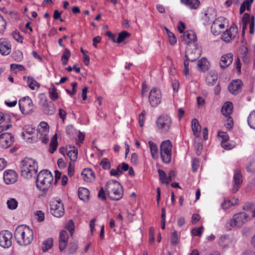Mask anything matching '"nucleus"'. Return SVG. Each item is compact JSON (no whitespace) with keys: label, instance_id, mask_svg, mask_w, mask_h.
Listing matches in <instances>:
<instances>
[{"label":"nucleus","instance_id":"f257e3e1","mask_svg":"<svg viewBox=\"0 0 255 255\" xmlns=\"http://www.w3.org/2000/svg\"><path fill=\"white\" fill-rule=\"evenodd\" d=\"M14 238L19 245L26 246L30 244L33 241V233L26 226H19L15 229Z\"/></svg>","mask_w":255,"mask_h":255},{"label":"nucleus","instance_id":"f03ea898","mask_svg":"<svg viewBox=\"0 0 255 255\" xmlns=\"http://www.w3.org/2000/svg\"><path fill=\"white\" fill-rule=\"evenodd\" d=\"M201 54V49L196 43H189L187 46L185 57L186 60L184 61V74L187 75L189 74V61L194 62L198 59Z\"/></svg>","mask_w":255,"mask_h":255},{"label":"nucleus","instance_id":"7ed1b4c3","mask_svg":"<svg viewBox=\"0 0 255 255\" xmlns=\"http://www.w3.org/2000/svg\"><path fill=\"white\" fill-rule=\"evenodd\" d=\"M21 175L25 179L35 177L38 170V164L36 161L31 158L26 157L20 163Z\"/></svg>","mask_w":255,"mask_h":255},{"label":"nucleus","instance_id":"20e7f679","mask_svg":"<svg viewBox=\"0 0 255 255\" xmlns=\"http://www.w3.org/2000/svg\"><path fill=\"white\" fill-rule=\"evenodd\" d=\"M105 192L110 199L116 201L120 200L124 194L121 184L115 180L107 182L105 186Z\"/></svg>","mask_w":255,"mask_h":255},{"label":"nucleus","instance_id":"39448f33","mask_svg":"<svg viewBox=\"0 0 255 255\" xmlns=\"http://www.w3.org/2000/svg\"><path fill=\"white\" fill-rule=\"evenodd\" d=\"M53 180L50 171L47 169L41 170L37 176L36 187L40 191L45 193L50 187Z\"/></svg>","mask_w":255,"mask_h":255},{"label":"nucleus","instance_id":"423d86ee","mask_svg":"<svg viewBox=\"0 0 255 255\" xmlns=\"http://www.w3.org/2000/svg\"><path fill=\"white\" fill-rule=\"evenodd\" d=\"M249 216L244 212L238 213L233 215L232 219L225 224L227 230L230 231L233 228H241L248 221Z\"/></svg>","mask_w":255,"mask_h":255},{"label":"nucleus","instance_id":"0eeeda50","mask_svg":"<svg viewBox=\"0 0 255 255\" xmlns=\"http://www.w3.org/2000/svg\"><path fill=\"white\" fill-rule=\"evenodd\" d=\"M172 144L169 140L161 142L160 145V155L162 161L168 163L171 159Z\"/></svg>","mask_w":255,"mask_h":255},{"label":"nucleus","instance_id":"6e6552de","mask_svg":"<svg viewBox=\"0 0 255 255\" xmlns=\"http://www.w3.org/2000/svg\"><path fill=\"white\" fill-rule=\"evenodd\" d=\"M171 120L167 115L161 116L156 120L158 128L163 133L167 132L171 126Z\"/></svg>","mask_w":255,"mask_h":255},{"label":"nucleus","instance_id":"1a4fd4ad","mask_svg":"<svg viewBox=\"0 0 255 255\" xmlns=\"http://www.w3.org/2000/svg\"><path fill=\"white\" fill-rule=\"evenodd\" d=\"M39 104L42 107L44 113L48 115H52L55 112V107L52 102H48L47 99L42 95L39 97Z\"/></svg>","mask_w":255,"mask_h":255},{"label":"nucleus","instance_id":"9d476101","mask_svg":"<svg viewBox=\"0 0 255 255\" xmlns=\"http://www.w3.org/2000/svg\"><path fill=\"white\" fill-rule=\"evenodd\" d=\"M242 22L243 24L242 28V35L243 36L245 34V30L247 29V25H250V33L252 34L254 33L255 30V17L252 16L251 17L250 15L248 13H245L243 16L242 19Z\"/></svg>","mask_w":255,"mask_h":255},{"label":"nucleus","instance_id":"9b49d317","mask_svg":"<svg viewBox=\"0 0 255 255\" xmlns=\"http://www.w3.org/2000/svg\"><path fill=\"white\" fill-rule=\"evenodd\" d=\"M19 106L21 112L23 114H29L33 111V104L29 98H23L19 101Z\"/></svg>","mask_w":255,"mask_h":255},{"label":"nucleus","instance_id":"f8f14e48","mask_svg":"<svg viewBox=\"0 0 255 255\" xmlns=\"http://www.w3.org/2000/svg\"><path fill=\"white\" fill-rule=\"evenodd\" d=\"M161 93L160 90L156 88H153L149 93V101L150 105L153 107H156L161 102Z\"/></svg>","mask_w":255,"mask_h":255},{"label":"nucleus","instance_id":"ddd939ff","mask_svg":"<svg viewBox=\"0 0 255 255\" xmlns=\"http://www.w3.org/2000/svg\"><path fill=\"white\" fill-rule=\"evenodd\" d=\"M14 142V137L9 132H4L0 135V146L2 148H7Z\"/></svg>","mask_w":255,"mask_h":255},{"label":"nucleus","instance_id":"4468645a","mask_svg":"<svg viewBox=\"0 0 255 255\" xmlns=\"http://www.w3.org/2000/svg\"><path fill=\"white\" fill-rule=\"evenodd\" d=\"M238 32V27L235 24H233L231 27L226 30L221 36V38L226 42H230L236 36Z\"/></svg>","mask_w":255,"mask_h":255},{"label":"nucleus","instance_id":"2eb2a0df","mask_svg":"<svg viewBox=\"0 0 255 255\" xmlns=\"http://www.w3.org/2000/svg\"><path fill=\"white\" fill-rule=\"evenodd\" d=\"M12 234L8 231L0 232V246L4 248H8L11 245Z\"/></svg>","mask_w":255,"mask_h":255},{"label":"nucleus","instance_id":"dca6fc26","mask_svg":"<svg viewBox=\"0 0 255 255\" xmlns=\"http://www.w3.org/2000/svg\"><path fill=\"white\" fill-rule=\"evenodd\" d=\"M50 211L56 217H62L64 213V206L60 201H56L51 205Z\"/></svg>","mask_w":255,"mask_h":255},{"label":"nucleus","instance_id":"f3484780","mask_svg":"<svg viewBox=\"0 0 255 255\" xmlns=\"http://www.w3.org/2000/svg\"><path fill=\"white\" fill-rule=\"evenodd\" d=\"M234 185L232 188V192L234 193H236L240 188L241 185L243 182V176L241 171L237 169L234 171Z\"/></svg>","mask_w":255,"mask_h":255},{"label":"nucleus","instance_id":"a211bd4d","mask_svg":"<svg viewBox=\"0 0 255 255\" xmlns=\"http://www.w3.org/2000/svg\"><path fill=\"white\" fill-rule=\"evenodd\" d=\"M17 180V174L11 169L5 170L3 173V180L7 184L14 183Z\"/></svg>","mask_w":255,"mask_h":255},{"label":"nucleus","instance_id":"6ab92c4d","mask_svg":"<svg viewBox=\"0 0 255 255\" xmlns=\"http://www.w3.org/2000/svg\"><path fill=\"white\" fill-rule=\"evenodd\" d=\"M182 40L188 46L189 43H194L197 40L196 34L193 31H186L181 36Z\"/></svg>","mask_w":255,"mask_h":255},{"label":"nucleus","instance_id":"aec40b11","mask_svg":"<svg viewBox=\"0 0 255 255\" xmlns=\"http://www.w3.org/2000/svg\"><path fill=\"white\" fill-rule=\"evenodd\" d=\"M242 81L240 80L233 81L228 86L229 91L233 95H236L241 92Z\"/></svg>","mask_w":255,"mask_h":255},{"label":"nucleus","instance_id":"412c9836","mask_svg":"<svg viewBox=\"0 0 255 255\" xmlns=\"http://www.w3.org/2000/svg\"><path fill=\"white\" fill-rule=\"evenodd\" d=\"M68 234L65 230H62L60 233L59 240V248L60 251H62L67 246Z\"/></svg>","mask_w":255,"mask_h":255},{"label":"nucleus","instance_id":"4be33fe9","mask_svg":"<svg viewBox=\"0 0 255 255\" xmlns=\"http://www.w3.org/2000/svg\"><path fill=\"white\" fill-rule=\"evenodd\" d=\"M11 51V45L4 39H0V53L3 55H8Z\"/></svg>","mask_w":255,"mask_h":255},{"label":"nucleus","instance_id":"5701e85b","mask_svg":"<svg viewBox=\"0 0 255 255\" xmlns=\"http://www.w3.org/2000/svg\"><path fill=\"white\" fill-rule=\"evenodd\" d=\"M233 55L232 53H228L224 55L221 58L220 63V67L222 68H225L228 67L233 62Z\"/></svg>","mask_w":255,"mask_h":255},{"label":"nucleus","instance_id":"b1692460","mask_svg":"<svg viewBox=\"0 0 255 255\" xmlns=\"http://www.w3.org/2000/svg\"><path fill=\"white\" fill-rule=\"evenodd\" d=\"M83 179L86 182H91L95 178L94 172L90 168H85L82 172Z\"/></svg>","mask_w":255,"mask_h":255},{"label":"nucleus","instance_id":"393cba45","mask_svg":"<svg viewBox=\"0 0 255 255\" xmlns=\"http://www.w3.org/2000/svg\"><path fill=\"white\" fill-rule=\"evenodd\" d=\"M233 106L231 102H226L223 106L221 110L222 113L226 117H229L233 112Z\"/></svg>","mask_w":255,"mask_h":255},{"label":"nucleus","instance_id":"a878e982","mask_svg":"<svg viewBox=\"0 0 255 255\" xmlns=\"http://www.w3.org/2000/svg\"><path fill=\"white\" fill-rule=\"evenodd\" d=\"M192 128L194 135L196 137L200 136L201 127L196 119H193L191 122Z\"/></svg>","mask_w":255,"mask_h":255},{"label":"nucleus","instance_id":"bb28decb","mask_svg":"<svg viewBox=\"0 0 255 255\" xmlns=\"http://www.w3.org/2000/svg\"><path fill=\"white\" fill-rule=\"evenodd\" d=\"M78 196L80 200L88 201L90 196V191L86 188L80 187L78 190Z\"/></svg>","mask_w":255,"mask_h":255},{"label":"nucleus","instance_id":"cd10ccee","mask_svg":"<svg viewBox=\"0 0 255 255\" xmlns=\"http://www.w3.org/2000/svg\"><path fill=\"white\" fill-rule=\"evenodd\" d=\"M180 1L191 9H196L200 4L199 0H180Z\"/></svg>","mask_w":255,"mask_h":255},{"label":"nucleus","instance_id":"c85d7f7f","mask_svg":"<svg viewBox=\"0 0 255 255\" xmlns=\"http://www.w3.org/2000/svg\"><path fill=\"white\" fill-rule=\"evenodd\" d=\"M148 144L150 147V152L151 155L154 159H156L158 158V147L156 144H155L152 141L148 142Z\"/></svg>","mask_w":255,"mask_h":255},{"label":"nucleus","instance_id":"c756f323","mask_svg":"<svg viewBox=\"0 0 255 255\" xmlns=\"http://www.w3.org/2000/svg\"><path fill=\"white\" fill-rule=\"evenodd\" d=\"M198 69L202 72L205 71L208 69V63L206 58H203L198 61Z\"/></svg>","mask_w":255,"mask_h":255},{"label":"nucleus","instance_id":"7c9ffc66","mask_svg":"<svg viewBox=\"0 0 255 255\" xmlns=\"http://www.w3.org/2000/svg\"><path fill=\"white\" fill-rule=\"evenodd\" d=\"M215 15L214 11L212 8H209L205 12L203 19H204L207 22L212 21L214 19Z\"/></svg>","mask_w":255,"mask_h":255},{"label":"nucleus","instance_id":"2f4dec72","mask_svg":"<svg viewBox=\"0 0 255 255\" xmlns=\"http://www.w3.org/2000/svg\"><path fill=\"white\" fill-rule=\"evenodd\" d=\"M158 172L159 176V180L163 184H168L170 182V180H168L166 173L162 169H158Z\"/></svg>","mask_w":255,"mask_h":255},{"label":"nucleus","instance_id":"473e14b6","mask_svg":"<svg viewBox=\"0 0 255 255\" xmlns=\"http://www.w3.org/2000/svg\"><path fill=\"white\" fill-rule=\"evenodd\" d=\"M27 82L28 87L31 90H35V87H36L38 89L40 87V84L32 77H28L27 78Z\"/></svg>","mask_w":255,"mask_h":255},{"label":"nucleus","instance_id":"72a5a7b5","mask_svg":"<svg viewBox=\"0 0 255 255\" xmlns=\"http://www.w3.org/2000/svg\"><path fill=\"white\" fill-rule=\"evenodd\" d=\"M218 79V76L216 74H210L208 75L206 78V81L207 84L209 86L214 85Z\"/></svg>","mask_w":255,"mask_h":255},{"label":"nucleus","instance_id":"f704fd0d","mask_svg":"<svg viewBox=\"0 0 255 255\" xmlns=\"http://www.w3.org/2000/svg\"><path fill=\"white\" fill-rule=\"evenodd\" d=\"M53 239L49 238L48 240L45 241L42 244L41 249L42 251L45 252L50 249L53 246Z\"/></svg>","mask_w":255,"mask_h":255},{"label":"nucleus","instance_id":"c9c22d12","mask_svg":"<svg viewBox=\"0 0 255 255\" xmlns=\"http://www.w3.org/2000/svg\"><path fill=\"white\" fill-rule=\"evenodd\" d=\"M58 145L57 139L56 135H55L54 136L52 139L51 142L50 143V148H49V152L51 153H53L57 149Z\"/></svg>","mask_w":255,"mask_h":255},{"label":"nucleus","instance_id":"e433bc0d","mask_svg":"<svg viewBox=\"0 0 255 255\" xmlns=\"http://www.w3.org/2000/svg\"><path fill=\"white\" fill-rule=\"evenodd\" d=\"M248 123L251 128L255 129V110L251 113L248 117Z\"/></svg>","mask_w":255,"mask_h":255},{"label":"nucleus","instance_id":"4c0bfd02","mask_svg":"<svg viewBox=\"0 0 255 255\" xmlns=\"http://www.w3.org/2000/svg\"><path fill=\"white\" fill-rule=\"evenodd\" d=\"M219 25L217 22H216L215 21H213L211 27V30L212 33L215 35H218L222 32Z\"/></svg>","mask_w":255,"mask_h":255},{"label":"nucleus","instance_id":"58836bf2","mask_svg":"<svg viewBox=\"0 0 255 255\" xmlns=\"http://www.w3.org/2000/svg\"><path fill=\"white\" fill-rule=\"evenodd\" d=\"M253 2V0H246L241 4L240 8V12L243 13L247 7L248 10L250 9L251 3Z\"/></svg>","mask_w":255,"mask_h":255},{"label":"nucleus","instance_id":"ea45409f","mask_svg":"<svg viewBox=\"0 0 255 255\" xmlns=\"http://www.w3.org/2000/svg\"><path fill=\"white\" fill-rule=\"evenodd\" d=\"M67 156L72 161H75L77 160L78 156V150L74 147L72 150H70L67 152Z\"/></svg>","mask_w":255,"mask_h":255},{"label":"nucleus","instance_id":"a19ab883","mask_svg":"<svg viewBox=\"0 0 255 255\" xmlns=\"http://www.w3.org/2000/svg\"><path fill=\"white\" fill-rule=\"evenodd\" d=\"M56 91L55 87L52 84V87L49 89V93L50 98L53 101L57 100L58 98V93Z\"/></svg>","mask_w":255,"mask_h":255},{"label":"nucleus","instance_id":"79ce46f5","mask_svg":"<svg viewBox=\"0 0 255 255\" xmlns=\"http://www.w3.org/2000/svg\"><path fill=\"white\" fill-rule=\"evenodd\" d=\"M129 36L130 34L128 32L126 31H123L119 34V36L116 41V42L118 43H120L123 41H124L126 38L129 37Z\"/></svg>","mask_w":255,"mask_h":255},{"label":"nucleus","instance_id":"37998d69","mask_svg":"<svg viewBox=\"0 0 255 255\" xmlns=\"http://www.w3.org/2000/svg\"><path fill=\"white\" fill-rule=\"evenodd\" d=\"M7 207L11 210L15 209L18 205L17 201L14 198H11L8 200L6 202Z\"/></svg>","mask_w":255,"mask_h":255},{"label":"nucleus","instance_id":"c03bdc74","mask_svg":"<svg viewBox=\"0 0 255 255\" xmlns=\"http://www.w3.org/2000/svg\"><path fill=\"white\" fill-rule=\"evenodd\" d=\"M65 228L69 231L70 236H72L75 230L74 224L72 220H69L65 225Z\"/></svg>","mask_w":255,"mask_h":255},{"label":"nucleus","instance_id":"a18cd8bd","mask_svg":"<svg viewBox=\"0 0 255 255\" xmlns=\"http://www.w3.org/2000/svg\"><path fill=\"white\" fill-rule=\"evenodd\" d=\"M100 165L104 169H109L111 168V163L107 158H104L100 162Z\"/></svg>","mask_w":255,"mask_h":255},{"label":"nucleus","instance_id":"49530a36","mask_svg":"<svg viewBox=\"0 0 255 255\" xmlns=\"http://www.w3.org/2000/svg\"><path fill=\"white\" fill-rule=\"evenodd\" d=\"M241 54L244 62L245 63L248 62V48L247 47H243Z\"/></svg>","mask_w":255,"mask_h":255},{"label":"nucleus","instance_id":"de8ad7c7","mask_svg":"<svg viewBox=\"0 0 255 255\" xmlns=\"http://www.w3.org/2000/svg\"><path fill=\"white\" fill-rule=\"evenodd\" d=\"M215 21L218 23L219 27L222 31L225 28V23H227L226 19L223 17L219 18L215 20Z\"/></svg>","mask_w":255,"mask_h":255},{"label":"nucleus","instance_id":"09e8293b","mask_svg":"<svg viewBox=\"0 0 255 255\" xmlns=\"http://www.w3.org/2000/svg\"><path fill=\"white\" fill-rule=\"evenodd\" d=\"M80 51L83 55V62L85 65L88 66L90 63V57L87 54V52L85 51L82 48H81Z\"/></svg>","mask_w":255,"mask_h":255},{"label":"nucleus","instance_id":"8fccbe9b","mask_svg":"<svg viewBox=\"0 0 255 255\" xmlns=\"http://www.w3.org/2000/svg\"><path fill=\"white\" fill-rule=\"evenodd\" d=\"M6 22L3 17L0 14V33L4 32L6 28Z\"/></svg>","mask_w":255,"mask_h":255},{"label":"nucleus","instance_id":"3c124183","mask_svg":"<svg viewBox=\"0 0 255 255\" xmlns=\"http://www.w3.org/2000/svg\"><path fill=\"white\" fill-rule=\"evenodd\" d=\"M171 244L173 245H176L178 243V237L176 231L173 232L171 236Z\"/></svg>","mask_w":255,"mask_h":255},{"label":"nucleus","instance_id":"603ef678","mask_svg":"<svg viewBox=\"0 0 255 255\" xmlns=\"http://www.w3.org/2000/svg\"><path fill=\"white\" fill-rule=\"evenodd\" d=\"M78 248V245L75 243H71L69 244L68 248V254H74Z\"/></svg>","mask_w":255,"mask_h":255},{"label":"nucleus","instance_id":"864d4df0","mask_svg":"<svg viewBox=\"0 0 255 255\" xmlns=\"http://www.w3.org/2000/svg\"><path fill=\"white\" fill-rule=\"evenodd\" d=\"M246 169L249 172L255 173V160L249 163L246 167Z\"/></svg>","mask_w":255,"mask_h":255},{"label":"nucleus","instance_id":"5fc2aeb1","mask_svg":"<svg viewBox=\"0 0 255 255\" xmlns=\"http://www.w3.org/2000/svg\"><path fill=\"white\" fill-rule=\"evenodd\" d=\"M203 227V226H201L199 228H194L192 231L191 233L194 236H197L198 237H200L202 234Z\"/></svg>","mask_w":255,"mask_h":255},{"label":"nucleus","instance_id":"6e6d98bb","mask_svg":"<svg viewBox=\"0 0 255 255\" xmlns=\"http://www.w3.org/2000/svg\"><path fill=\"white\" fill-rule=\"evenodd\" d=\"M199 166V160L198 158H194L192 160V169L193 172H196Z\"/></svg>","mask_w":255,"mask_h":255},{"label":"nucleus","instance_id":"4d7b16f0","mask_svg":"<svg viewBox=\"0 0 255 255\" xmlns=\"http://www.w3.org/2000/svg\"><path fill=\"white\" fill-rule=\"evenodd\" d=\"M37 132L38 134L40 135L39 137H41V136H46L48 134L49 131L48 128H37Z\"/></svg>","mask_w":255,"mask_h":255},{"label":"nucleus","instance_id":"13d9d810","mask_svg":"<svg viewBox=\"0 0 255 255\" xmlns=\"http://www.w3.org/2000/svg\"><path fill=\"white\" fill-rule=\"evenodd\" d=\"M13 38L18 42L22 43L23 40V37L20 35V33L18 31H15L13 32Z\"/></svg>","mask_w":255,"mask_h":255},{"label":"nucleus","instance_id":"bf43d9fd","mask_svg":"<svg viewBox=\"0 0 255 255\" xmlns=\"http://www.w3.org/2000/svg\"><path fill=\"white\" fill-rule=\"evenodd\" d=\"M228 140L222 141L221 143V146L223 148H224L225 149H227V150L231 149L232 148H233L234 147V145L233 144L228 143Z\"/></svg>","mask_w":255,"mask_h":255},{"label":"nucleus","instance_id":"052dcab7","mask_svg":"<svg viewBox=\"0 0 255 255\" xmlns=\"http://www.w3.org/2000/svg\"><path fill=\"white\" fill-rule=\"evenodd\" d=\"M10 66L12 71L18 69L19 71H22L25 70V68L22 65L11 64Z\"/></svg>","mask_w":255,"mask_h":255},{"label":"nucleus","instance_id":"680f3d73","mask_svg":"<svg viewBox=\"0 0 255 255\" xmlns=\"http://www.w3.org/2000/svg\"><path fill=\"white\" fill-rule=\"evenodd\" d=\"M71 85L72 87V91H70L68 89H66V91L68 94H69L71 95H73L75 94L76 92V86H77V84L76 82H73L71 83Z\"/></svg>","mask_w":255,"mask_h":255},{"label":"nucleus","instance_id":"e2e57ef3","mask_svg":"<svg viewBox=\"0 0 255 255\" xmlns=\"http://www.w3.org/2000/svg\"><path fill=\"white\" fill-rule=\"evenodd\" d=\"M149 242L150 244H152L154 241V228L153 227L149 228Z\"/></svg>","mask_w":255,"mask_h":255},{"label":"nucleus","instance_id":"0e129e2a","mask_svg":"<svg viewBox=\"0 0 255 255\" xmlns=\"http://www.w3.org/2000/svg\"><path fill=\"white\" fill-rule=\"evenodd\" d=\"M70 55H71V53H70V50L66 48V49H65V50L64 51V52L61 57V60H63V59H65V60L68 59L69 60V59L70 57Z\"/></svg>","mask_w":255,"mask_h":255},{"label":"nucleus","instance_id":"69168bd1","mask_svg":"<svg viewBox=\"0 0 255 255\" xmlns=\"http://www.w3.org/2000/svg\"><path fill=\"white\" fill-rule=\"evenodd\" d=\"M168 37H169V42L171 45H173L176 43V42H177L176 38L175 35L174 34V33H169Z\"/></svg>","mask_w":255,"mask_h":255},{"label":"nucleus","instance_id":"338daca9","mask_svg":"<svg viewBox=\"0 0 255 255\" xmlns=\"http://www.w3.org/2000/svg\"><path fill=\"white\" fill-rule=\"evenodd\" d=\"M35 214L38 217L37 220L39 222H41L44 220V214L42 211H38L36 212Z\"/></svg>","mask_w":255,"mask_h":255},{"label":"nucleus","instance_id":"774afa93","mask_svg":"<svg viewBox=\"0 0 255 255\" xmlns=\"http://www.w3.org/2000/svg\"><path fill=\"white\" fill-rule=\"evenodd\" d=\"M98 197L99 198L101 199L102 201H105L106 200V197L105 196V191L103 187H102L98 194Z\"/></svg>","mask_w":255,"mask_h":255}]
</instances>
